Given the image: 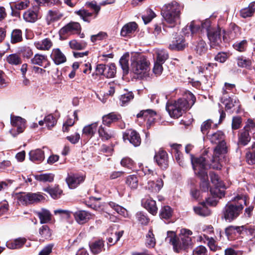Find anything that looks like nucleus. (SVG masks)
<instances>
[{"instance_id": "f257e3e1", "label": "nucleus", "mask_w": 255, "mask_h": 255, "mask_svg": "<svg viewBox=\"0 0 255 255\" xmlns=\"http://www.w3.org/2000/svg\"><path fill=\"white\" fill-rule=\"evenodd\" d=\"M209 138L212 143L217 144L214 148L211 160V166L215 169H221L223 163L225 161L227 147L225 141V135L220 130L208 135Z\"/></svg>"}, {"instance_id": "f03ea898", "label": "nucleus", "mask_w": 255, "mask_h": 255, "mask_svg": "<svg viewBox=\"0 0 255 255\" xmlns=\"http://www.w3.org/2000/svg\"><path fill=\"white\" fill-rule=\"evenodd\" d=\"M195 101L194 95L188 92L184 95V97L179 99L173 103H167L166 109L171 118L177 119L189 109L194 104Z\"/></svg>"}, {"instance_id": "7ed1b4c3", "label": "nucleus", "mask_w": 255, "mask_h": 255, "mask_svg": "<svg viewBox=\"0 0 255 255\" xmlns=\"http://www.w3.org/2000/svg\"><path fill=\"white\" fill-rule=\"evenodd\" d=\"M192 234L191 231L183 229L181 230L180 239H178L175 232L168 231L165 241L173 246L175 252L178 253L181 250H186L192 245V239L189 237Z\"/></svg>"}, {"instance_id": "20e7f679", "label": "nucleus", "mask_w": 255, "mask_h": 255, "mask_svg": "<svg viewBox=\"0 0 255 255\" xmlns=\"http://www.w3.org/2000/svg\"><path fill=\"white\" fill-rule=\"evenodd\" d=\"M246 200L241 196H237L229 201L224 208L223 214L226 220L231 221L237 218L243 209V202Z\"/></svg>"}, {"instance_id": "39448f33", "label": "nucleus", "mask_w": 255, "mask_h": 255, "mask_svg": "<svg viewBox=\"0 0 255 255\" xmlns=\"http://www.w3.org/2000/svg\"><path fill=\"white\" fill-rule=\"evenodd\" d=\"M191 163L195 174L201 179V188L204 191L209 188L208 177L205 158L203 156L193 158L191 155Z\"/></svg>"}, {"instance_id": "423d86ee", "label": "nucleus", "mask_w": 255, "mask_h": 255, "mask_svg": "<svg viewBox=\"0 0 255 255\" xmlns=\"http://www.w3.org/2000/svg\"><path fill=\"white\" fill-rule=\"evenodd\" d=\"M131 70L137 75L144 74L148 69L149 63L144 56L135 54L131 57Z\"/></svg>"}, {"instance_id": "0eeeda50", "label": "nucleus", "mask_w": 255, "mask_h": 255, "mask_svg": "<svg viewBox=\"0 0 255 255\" xmlns=\"http://www.w3.org/2000/svg\"><path fill=\"white\" fill-rule=\"evenodd\" d=\"M10 123L13 128L10 130L9 132L13 137L23 132L25 128L26 121L20 117L11 115Z\"/></svg>"}, {"instance_id": "6e6552de", "label": "nucleus", "mask_w": 255, "mask_h": 255, "mask_svg": "<svg viewBox=\"0 0 255 255\" xmlns=\"http://www.w3.org/2000/svg\"><path fill=\"white\" fill-rule=\"evenodd\" d=\"M44 199V197L40 193H23L18 196L19 203L23 205L37 203Z\"/></svg>"}, {"instance_id": "1a4fd4ad", "label": "nucleus", "mask_w": 255, "mask_h": 255, "mask_svg": "<svg viewBox=\"0 0 255 255\" xmlns=\"http://www.w3.org/2000/svg\"><path fill=\"white\" fill-rule=\"evenodd\" d=\"M207 36L210 42V47L217 49L222 42L221 28L218 27L213 30L209 31L207 33Z\"/></svg>"}, {"instance_id": "9d476101", "label": "nucleus", "mask_w": 255, "mask_h": 255, "mask_svg": "<svg viewBox=\"0 0 255 255\" xmlns=\"http://www.w3.org/2000/svg\"><path fill=\"white\" fill-rule=\"evenodd\" d=\"M123 139L128 140L134 146H138L141 143V138L138 132L133 129L127 130L123 134Z\"/></svg>"}, {"instance_id": "9b49d317", "label": "nucleus", "mask_w": 255, "mask_h": 255, "mask_svg": "<svg viewBox=\"0 0 255 255\" xmlns=\"http://www.w3.org/2000/svg\"><path fill=\"white\" fill-rule=\"evenodd\" d=\"M163 186V181L161 178H158L155 182L153 180H149L147 184L145 185L144 188L148 192L152 194H157L159 192Z\"/></svg>"}, {"instance_id": "f8f14e48", "label": "nucleus", "mask_w": 255, "mask_h": 255, "mask_svg": "<svg viewBox=\"0 0 255 255\" xmlns=\"http://www.w3.org/2000/svg\"><path fill=\"white\" fill-rule=\"evenodd\" d=\"M40 17L38 7L36 6L28 9L23 14L24 20L27 22L34 23Z\"/></svg>"}, {"instance_id": "ddd939ff", "label": "nucleus", "mask_w": 255, "mask_h": 255, "mask_svg": "<svg viewBox=\"0 0 255 255\" xmlns=\"http://www.w3.org/2000/svg\"><path fill=\"white\" fill-rule=\"evenodd\" d=\"M156 116V113L155 111L152 110H146L140 111L137 114L136 117L137 118H143L145 120H147V127H150L153 123H154Z\"/></svg>"}, {"instance_id": "4468645a", "label": "nucleus", "mask_w": 255, "mask_h": 255, "mask_svg": "<svg viewBox=\"0 0 255 255\" xmlns=\"http://www.w3.org/2000/svg\"><path fill=\"white\" fill-rule=\"evenodd\" d=\"M245 229V226H230L225 229V234L229 240H234L239 235H241Z\"/></svg>"}, {"instance_id": "2eb2a0df", "label": "nucleus", "mask_w": 255, "mask_h": 255, "mask_svg": "<svg viewBox=\"0 0 255 255\" xmlns=\"http://www.w3.org/2000/svg\"><path fill=\"white\" fill-rule=\"evenodd\" d=\"M81 31V26L78 22H70L63 27L60 30L61 34H74Z\"/></svg>"}, {"instance_id": "dca6fc26", "label": "nucleus", "mask_w": 255, "mask_h": 255, "mask_svg": "<svg viewBox=\"0 0 255 255\" xmlns=\"http://www.w3.org/2000/svg\"><path fill=\"white\" fill-rule=\"evenodd\" d=\"M183 7V6L178 2L173 0L164 5L163 10L181 16V11Z\"/></svg>"}, {"instance_id": "f3484780", "label": "nucleus", "mask_w": 255, "mask_h": 255, "mask_svg": "<svg viewBox=\"0 0 255 255\" xmlns=\"http://www.w3.org/2000/svg\"><path fill=\"white\" fill-rule=\"evenodd\" d=\"M85 180V177L79 174L69 175L66 178V182L71 189L77 187L81 183Z\"/></svg>"}, {"instance_id": "a211bd4d", "label": "nucleus", "mask_w": 255, "mask_h": 255, "mask_svg": "<svg viewBox=\"0 0 255 255\" xmlns=\"http://www.w3.org/2000/svg\"><path fill=\"white\" fill-rule=\"evenodd\" d=\"M50 57L57 65L63 64L66 61V57L59 48H54L52 50Z\"/></svg>"}, {"instance_id": "6ab92c4d", "label": "nucleus", "mask_w": 255, "mask_h": 255, "mask_svg": "<svg viewBox=\"0 0 255 255\" xmlns=\"http://www.w3.org/2000/svg\"><path fill=\"white\" fill-rule=\"evenodd\" d=\"M162 16L170 27H174L180 23L181 16L180 15L164 11L162 13Z\"/></svg>"}, {"instance_id": "aec40b11", "label": "nucleus", "mask_w": 255, "mask_h": 255, "mask_svg": "<svg viewBox=\"0 0 255 255\" xmlns=\"http://www.w3.org/2000/svg\"><path fill=\"white\" fill-rule=\"evenodd\" d=\"M158 165L162 169H166L168 165L167 154L166 151L159 150L154 156Z\"/></svg>"}, {"instance_id": "412c9836", "label": "nucleus", "mask_w": 255, "mask_h": 255, "mask_svg": "<svg viewBox=\"0 0 255 255\" xmlns=\"http://www.w3.org/2000/svg\"><path fill=\"white\" fill-rule=\"evenodd\" d=\"M137 28V24L135 22H128L122 28L121 35L124 37H129L133 34Z\"/></svg>"}, {"instance_id": "4be33fe9", "label": "nucleus", "mask_w": 255, "mask_h": 255, "mask_svg": "<svg viewBox=\"0 0 255 255\" xmlns=\"http://www.w3.org/2000/svg\"><path fill=\"white\" fill-rule=\"evenodd\" d=\"M35 47L40 50H49L53 46L52 40L49 38H46L41 40L35 41Z\"/></svg>"}, {"instance_id": "5701e85b", "label": "nucleus", "mask_w": 255, "mask_h": 255, "mask_svg": "<svg viewBox=\"0 0 255 255\" xmlns=\"http://www.w3.org/2000/svg\"><path fill=\"white\" fill-rule=\"evenodd\" d=\"M185 47V40L182 36H179L173 40L169 45V48L172 50H182Z\"/></svg>"}, {"instance_id": "b1692460", "label": "nucleus", "mask_w": 255, "mask_h": 255, "mask_svg": "<svg viewBox=\"0 0 255 255\" xmlns=\"http://www.w3.org/2000/svg\"><path fill=\"white\" fill-rule=\"evenodd\" d=\"M142 204L143 207L153 215L157 213L158 208L156 206L155 201L149 198L143 199Z\"/></svg>"}, {"instance_id": "393cba45", "label": "nucleus", "mask_w": 255, "mask_h": 255, "mask_svg": "<svg viewBox=\"0 0 255 255\" xmlns=\"http://www.w3.org/2000/svg\"><path fill=\"white\" fill-rule=\"evenodd\" d=\"M74 215L76 221L79 224H83L86 223L91 216L89 213L85 211H77L74 213Z\"/></svg>"}, {"instance_id": "a878e982", "label": "nucleus", "mask_w": 255, "mask_h": 255, "mask_svg": "<svg viewBox=\"0 0 255 255\" xmlns=\"http://www.w3.org/2000/svg\"><path fill=\"white\" fill-rule=\"evenodd\" d=\"M251 140V136L248 131L245 128L241 130L238 133V144L243 146L246 145Z\"/></svg>"}, {"instance_id": "bb28decb", "label": "nucleus", "mask_w": 255, "mask_h": 255, "mask_svg": "<svg viewBox=\"0 0 255 255\" xmlns=\"http://www.w3.org/2000/svg\"><path fill=\"white\" fill-rule=\"evenodd\" d=\"M10 9L13 12L14 9L20 10L27 8L30 5L29 0H19L15 2H11Z\"/></svg>"}, {"instance_id": "cd10ccee", "label": "nucleus", "mask_w": 255, "mask_h": 255, "mask_svg": "<svg viewBox=\"0 0 255 255\" xmlns=\"http://www.w3.org/2000/svg\"><path fill=\"white\" fill-rule=\"evenodd\" d=\"M29 159L33 162H41L44 159V153L40 149L31 150L29 153Z\"/></svg>"}, {"instance_id": "c85d7f7f", "label": "nucleus", "mask_w": 255, "mask_h": 255, "mask_svg": "<svg viewBox=\"0 0 255 255\" xmlns=\"http://www.w3.org/2000/svg\"><path fill=\"white\" fill-rule=\"evenodd\" d=\"M63 14L57 10H49L47 13L46 16V21L48 24L59 20Z\"/></svg>"}, {"instance_id": "c756f323", "label": "nucleus", "mask_w": 255, "mask_h": 255, "mask_svg": "<svg viewBox=\"0 0 255 255\" xmlns=\"http://www.w3.org/2000/svg\"><path fill=\"white\" fill-rule=\"evenodd\" d=\"M36 214L40 219L41 224H46L51 220L52 215L50 212L46 209H43L41 211L37 212Z\"/></svg>"}, {"instance_id": "7c9ffc66", "label": "nucleus", "mask_w": 255, "mask_h": 255, "mask_svg": "<svg viewBox=\"0 0 255 255\" xmlns=\"http://www.w3.org/2000/svg\"><path fill=\"white\" fill-rule=\"evenodd\" d=\"M98 126V123L95 122L85 126L82 130L83 134L90 137H92L97 131Z\"/></svg>"}, {"instance_id": "2f4dec72", "label": "nucleus", "mask_w": 255, "mask_h": 255, "mask_svg": "<svg viewBox=\"0 0 255 255\" xmlns=\"http://www.w3.org/2000/svg\"><path fill=\"white\" fill-rule=\"evenodd\" d=\"M100 137L102 140H108L113 137L115 134L113 131L101 126L98 129Z\"/></svg>"}, {"instance_id": "473e14b6", "label": "nucleus", "mask_w": 255, "mask_h": 255, "mask_svg": "<svg viewBox=\"0 0 255 255\" xmlns=\"http://www.w3.org/2000/svg\"><path fill=\"white\" fill-rule=\"evenodd\" d=\"M154 54L156 55V62L164 63L168 58V52L164 49H156L154 50Z\"/></svg>"}, {"instance_id": "72a5a7b5", "label": "nucleus", "mask_w": 255, "mask_h": 255, "mask_svg": "<svg viewBox=\"0 0 255 255\" xmlns=\"http://www.w3.org/2000/svg\"><path fill=\"white\" fill-rule=\"evenodd\" d=\"M255 11V2L250 3L248 7L241 10L240 15L243 18L253 16Z\"/></svg>"}, {"instance_id": "f704fd0d", "label": "nucleus", "mask_w": 255, "mask_h": 255, "mask_svg": "<svg viewBox=\"0 0 255 255\" xmlns=\"http://www.w3.org/2000/svg\"><path fill=\"white\" fill-rule=\"evenodd\" d=\"M126 184L131 190H135L138 185V180L135 175H131L127 177Z\"/></svg>"}, {"instance_id": "c9c22d12", "label": "nucleus", "mask_w": 255, "mask_h": 255, "mask_svg": "<svg viewBox=\"0 0 255 255\" xmlns=\"http://www.w3.org/2000/svg\"><path fill=\"white\" fill-rule=\"evenodd\" d=\"M121 118L120 115L111 113L103 117V123L106 126H109L112 123L115 122Z\"/></svg>"}, {"instance_id": "e433bc0d", "label": "nucleus", "mask_w": 255, "mask_h": 255, "mask_svg": "<svg viewBox=\"0 0 255 255\" xmlns=\"http://www.w3.org/2000/svg\"><path fill=\"white\" fill-rule=\"evenodd\" d=\"M104 241L99 240L90 244L91 252L94 254H97L101 252L104 249Z\"/></svg>"}, {"instance_id": "4c0bfd02", "label": "nucleus", "mask_w": 255, "mask_h": 255, "mask_svg": "<svg viewBox=\"0 0 255 255\" xmlns=\"http://www.w3.org/2000/svg\"><path fill=\"white\" fill-rule=\"evenodd\" d=\"M6 62L11 65H18L22 63L21 57L17 53L11 54L6 57Z\"/></svg>"}, {"instance_id": "58836bf2", "label": "nucleus", "mask_w": 255, "mask_h": 255, "mask_svg": "<svg viewBox=\"0 0 255 255\" xmlns=\"http://www.w3.org/2000/svg\"><path fill=\"white\" fill-rule=\"evenodd\" d=\"M24 238H18L13 241L7 242L6 246L10 249H17L21 248L25 243Z\"/></svg>"}, {"instance_id": "ea45409f", "label": "nucleus", "mask_w": 255, "mask_h": 255, "mask_svg": "<svg viewBox=\"0 0 255 255\" xmlns=\"http://www.w3.org/2000/svg\"><path fill=\"white\" fill-rule=\"evenodd\" d=\"M244 231H245L248 236H249V238L246 239L247 244L249 246H253L255 243V229L251 227L247 228L245 226V229Z\"/></svg>"}, {"instance_id": "a19ab883", "label": "nucleus", "mask_w": 255, "mask_h": 255, "mask_svg": "<svg viewBox=\"0 0 255 255\" xmlns=\"http://www.w3.org/2000/svg\"><path fill=\"white\" fill-rule=\"evenodd\" d=\"M22 34L21 30L15 29L12 31L10 35V42L15 44L22 41Z\"/></svg>"}, {"instance_id": "79ce46f5", "label": "nucleus", "mask_w": 255, "mask_h": 255, "mask_svg": "<svg viewBox=\"0 0 255 255\" xmlns=\"http://www.w3.org/2000/svg\"><path fill=\"white\" fill-rule=\"evenodd\" d=\"M69 45L70 48L74 50H83L87 46V43L83 41H78L73 39L69 41Z\"/></svg>"}, {"instance_id": "37998d69", "label": "nucleus", "mask_w": 255, "mask_h": 255, "mask_svg": "<svg viewBox=\"0 0 255 255\" xmlns=\"http://www.w3.org/2000/svg\"><path fill=\"white\" fill-rule=\"evenodd\" d=\"M128 60L129 54H125L120 60V64L123 72L125 74H127L128 73L129 66H128Z\"/></svg>"}, {"instance_id": "c03bdc74", "label": "nucleus", "mask_w": 255, "mask_h": 255, "mask_svg": "<svg viewBox=\"0 0 255 255\" xmlns=\"http://www.w3.org/2000/svg\"><path fill=\"white\" fill-rule=\"evenodd\" d=\"M35 179L43 182H51L53 181L54 175L52 173H44L34 175Z\"/></svg>"}, {"instance_id": "a18cd8bd", "label": "nucleus", "mask_w": 255, "mask_h": 255, "mask_svg": "<svg viewBox=\"0 0 255 255\" xmlns=\"http://www.w3.org/2000/svg\"><path fill=\"white\" fill-rule=\"evenodd\" d=\"M200 28L199 23H197L195 21H192L189 25H187L183 29V32L185 34L188 33L186 31L190 30L192 34L196 33Z\"/></svg>"}, {"instance_id": "49530a36", "label": "nucleus", "mask_w": 255, "mask_h": 255, "mask_svg": "<svg viewBox=\"0 0 255 255\" xmlns=\"http://www.w3.org/2000/svg\"><path fill=\"white\" fill-rule=\"evenodd\" d=\"M172 215V210L169 206L163 207L160 211L159 216L161 218L169 219Z\"/></svg>"}, {"instance_id": "de8ad7c7", "label": "nucleus", "mask_w": 255, "mask_h": 255, "mask_svg": "<svg viewBox=\"0 0 255 255\" xmlns=\"http://www.w3.org/2000/svg\"><path fill=\"white\" fill-rule=\"evenodd\" d=\"M211 180L217 188H225V185L219 176L214 172L210 173Z\"/></svg>"}, {"instance_id": "09e8293b", "label": "nucleus", "mask_w": 255, "mask_h": 255, "mask_svg": "<svg viewBox=\"0 0 255 255\" xmlns=\"http://www.w3.org/2000/svg\"><path fill=\"white\" fill-rule=\"evenodd\" d=\"M75 12L79 15L84 21L87 22H90V17L93 15L92 12H90L85 9H81Z\"/></svg>"}, {"instance_id": "8fccbe9b", "label": "nucleus", "mask_w": 255, "mask_h": 255, "mask_svg": "<svg viewBox=\"0 0 255 255\" xmlns=\"http://www.w3.org/2000/svg\"><path fill=\"white\" fill-rule=\"evenodd\" d=\"M44 122L48 129H51L57 124V120L51 114H49L44 118Z\"/></svg>"}, {"instance_id": "3c124183", "label": "nucleus", "mask_w": 255, "mask_h": 255, "mask_svg": "<svg viewBox=\"0 0 255 255\" xmlns=\"http://www.w3.org/2000/svg\"><path fill=\"white\" fill-rule=\"evenodd\" d=\"M196 214L202 216H207L210 214V211L205 205V203L202 205V207H196L194 208Z\"/></svg>"}, {"instance_id": "603ef678", "label": "nucleus", "mask_w": 255, "mask_h": 255, "mask_svg": "<svg viewBox=\"0 0 255 255\" xmlns=\"http://www.w3.org/2000/svg\"><path fill=\"white\" fill-rule=\"evenodd\" d=\"M246 160L249 164L255 163V142L250 151L246 153Z\"/></svg>"}, {"instance_id": "864d4df0", "label": "nucleus", "mask_w": 255, "mask_h": 255, "mask_svg": "<svg viewBox=\"0 0 255 255\" xmlns=\"http://www.w3.org/2000/svg\"><path fill=\"white\" fill-rule=\"evenodd\" d=\"M39 233L42 238L45 239H49L52 235L51 231L47 225H43L40 228Z\"/></svg>"}, {"instance_id": "5fc2aeb1", "label": "nucleus", "mask_w": 255, "mask_h": 255, "mask_svg": "<svg viewBox=\"0 0 255 255\" xmlns=\"http://www.w3.org/2000/svg\"><path fill=\"white\" fill-rule=\"evenodd\" d=\"M156 244L154 236L151 230H149L146 236L145 244L148 248H153Z\"/></svg>"}, {"instance_id": "6e6d98bb", "label": "nucleus", "mask_w": 255, "mask_h": 255, "mask_svg": "<svg viewBox=\"0 0 255 255\" xmlns=\"http://www.w3.org/2000/svg\"><path fill=\"white\" fill-rule=\"evenodd\" d=\"M104 76L107 78L114 77L116 73V67L113 64L106 66Z\"/></svg>"}, {"instance_id": "4d7b16f0", "label": "nucleus", "mask_w": 255, "mask_h": 255, "mask_svg": "<svg viewBox=\"0 0 255 255\" xmlns=\"http://www.w3.org/2000/svg\"><path fill=\"white\" fill-rule=\"evenodd\" d=\"M44 190L48 192L53 199L58 198L62 193V190L58 187H48L44 189Z\"/></svg>"}, {"instance_id": "13d9d810", "label": "nucleus", "mask_w": 255, "mask_h": 255, "mask_svg": "<svg viewBox=\"0 0 255 255\" xmlns=\"http://www.w3.org/2000/svg\"><path fill=\"white\" fill-rule=\"evenodd\" d=\"M47 57L46 55L36 54L34 55V57L31 59V62L34 65L42 66L44 61L46 60Z\"/></svg>"}, {"instance_id": "bf43d9fd", "label": "nucleus", "mask_w": 255, "mask_h": 255, "mask_svg": "<svg viewBox=\"0 0 255 255\" xmlns=\"http://www.w3.org/2000/svg\"><path fill=\"white\" fill-rule=\"evenodd\" d=\"M124 231L115 232L114 233H112L111 237H109L108 242L111 245H114L123 236Z\"/></svg>"}, {"instance_id": "052dcab7", "label": "nucleus", "mask_w": 255, "mask_h": 255, "mask_svg": "<svg viewBox=\"0 0 255 255\" xmlns=\"http://www.w3.org/2000/svg\"><path fill=\"white\" fill-rule=\"evenodd\" d=\"M195 50L200 55L205 54L207 50L205 42L203 40H200L196 46Z\"/></svg>"}, {"instance_id": "680f3d73", "label": "nucleus", "mask_w": 255, "mask_h": 255, "mask_svg": "<svg viewBox=\"0 0 255 255\" xmlns=\"http://www.w3.org/2000/svg\"><path fill=\"white\" fill-rule=\"evenodd\" d=\"M221 101L225 105L226 109L227 110L231 109L234 106V104L228 95L222 96Z\"/></svg>"}, {"instance_id": "e2e57ef3", "label": "nucleus", "mask_w": 255, "mask_h": 255, "mask_svg": "<svg viewBox=\"0 0 255 255\" xmlns=\"http://www.w3.org/2000/svg\"><path fill=\"white\" fill-rule=\"evenodd\" d=\"M155 16V14L151 9H147L146 13L142 16V18L145 24H147L151 21V20Z\"/></svg>"}, {"instance_id": "0e129e2a", "label": "nucleus", "mask_w": 255, "mask_h": 255, "mask_svg": "<svg viewBox=\"0 0 255 255\" xmlns=\"http://www.w3.org/2000/svg\"><path fill=\"white\" fill-rule=\"evenodd\" d=\"M133 98V95L131 92H128L121 96L120 101L122 106H125Z\"/></svg>"}, {"instance_id": "69168bd1", "label": "nucleus", "mask_w": 255, "mask_h": 255, "mask_svg": "<svg viewBox=\"0 0 255 255\" xmlns=\"http://www.w3.org/2000/svg\"><path fill=\"white\" fill-rule=\"evenodd\" d=\"M237 64L240 67L247 68L251 65L252 61L243 57H239L237 58Z\"/></svg>"}, {"instance_id": "338daca9", "label": "nucleus", "mask_w": 255, "mask_h": 255, "mask_svg": "<svg viewBox=\"0 0 255 255\" xmlns=\"http://www.w3.org/2000/svg\"><path fill=\"white\" fill-rule=\"evenodd\" d=\"M213 123V121L210 119L204 121L201 126V132L203 134H207Z\"/></svg>"}, {"instance_id": "774afa93", "label": "nucleus", "mask_w": 255, "mask_h": 255, "mask_svg": "<svg viewBox=\"0 0 255 255\" xmlns=\"http://www.w3.org/2000/svg\"><path fill=\"white\" fill-rule=\"evenodd\" d=\"M87 5L89 8L94 10V12L92 13H93L94 18H96L99 14V12L101 9V6L102 5H101L100 3L98 5L95 2H91L87 3Z\"/></svg>"}]
</instances>
